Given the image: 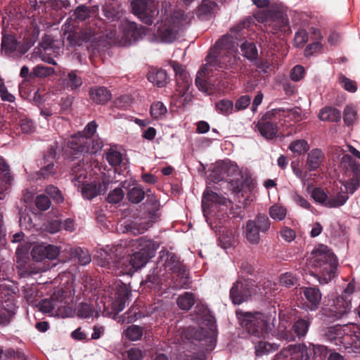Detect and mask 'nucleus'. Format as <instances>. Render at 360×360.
I'll return each mask as SVG.
<instances>
[{
	"instance_id": "obj_18",
	"label": "nucleus",
	"mask_w": 360,
	"mask_h": 360,
	"mask_svg": "<svg viewBox=\"0 0 360 360\" xmlns=\"http://www.w3.org/2000/svg\"><path fill=\"white\" fill-rule=\"evenodd\" d=\"M226 202L227 199L225 197L219 195L207 188L203 193L202 199V208L206 221L208 222L209 215L217 209L218 205H224Z\"/></svg>"
},
{
	"instance_id": "obj_43",
	"label": "nucleus",
	"mask_w": 360,
	"mask_h": 360,
	"mask_svg": "<svg viewBox=\"0 0 360 360\" xmlns=\"http://www.w3.org/2000/svg\"><path fill=\"white\" fill-rule=\"evenodd\" d=\"M215 109L219 113L224 116L229 115L235 111L233 102L228 99H222L216 103Z\"/></svg>"
},
{
	"instance_id": "obj_29",
	"label": "nucleus",
	"mask_w": 360,
	"mask_h": 360,
	"mask_svg": "<svg viewBox=\"0 0 360 360\" xmlns=\"http://www.w3.org/2000/svg\"><path fill=\"white\" fill-rule=\"evenodd\" d=\"M83 84V80L77 71L71 70L63 78V85L65 89L70 91L77 90Z\"/></svg>"
},
{
	"instance_id": "obj_2",
	"label": "nucleus",
	"mask_w": 360,
	"mask_h": 360,
	"mask_svg": "<svg viewBox=\"0 0 360 360\" xmlns=\"http://www.w3.org/2000/svg\"><path fill=\"white\" fill-rule=\"evenodd\" d=\"M131 245L129 241H120L113 245L108 254V257L101 264V266L108 267L116 276L130 275L144 266L148 262V258L144 252L139 250L128 257L124 255L128 253L127 246Z\"/></svg>"
},
{
	"instance_id": "obj_61",
	"label": "nucleus",
	"mask_w": 360,
	"mask_h": 360,
	"mask_svg": "<svg viewBox=\"0 0 360 360\" xmlns=\"http://www.w3.org/2000/svg\"><path fill=\"white\" fill-rule=\"evenodd\" d=\"M24 297L27 302L30 304H35L37 301V292L32 286H27L23 290Z\"/></svg>"
},
{
	"instance_id": "obj_21",
	"label": "nucleus",
	"mask_w": 360,
	"mask_h": 360,
	"mask_svg": "<svg viewBox=\"0 0 360 360\" xmlns=\"http://www.w3.org/2000/svg\"><path fill=\"white\" fill-rule=\"evenodd\" d=\"M171 66L175 72L177 90L183 96L189 90L192 84L191 79L188 73L179 63L172 61L171 62Z\"/></svg>"
},
{
	"instance_id": "obj_15",
	"label": "nucleus",
	"mask_w": 360,
	"mask_h": 360,
	"mask_svg": "<svg viewBox=\"0 0 360 360\" xmlns=\"http://www.w3.org/2000/svg\"><path fill=\"white\" fill-rule=\"evenodd\" d=\"M283 111L280 109L267 112L258 121L256 127L262 136L266 139H272L278 133V120Z\"/></svg>"
},
{
	"instance_id": "obj_6",
	"label": "nucleus",
	"mask_w": 360,
	"mask_h": 360,
	"mask_svg": "<svg viewBox=\"0 0 360 360\" xmlns=\"http://www.w3.org/2000/svg\"><path fill=\"white\" fill-rule=\"evenodd\" d=\"M109 25L106 30L105 36L112 43L119 44L122 46H130L136 44L146 35V29L136 22L129 21L124 18L117 25L118 30L112 29Z\"/></svg>"
},
{
	"instance_id": "obj_30",
	"label": "nucleus",
	"mask_w": 360,
	"mask_h": 360,
	"mask_svg": "<svg viewBox=\"0 0 360 360\" xmlns=\"http://www.w3.org/2000/svg\"><path fill=\"white\" fill-rule=\"evenodd\" d=\"M91 99L97 104H104L111 98V94L104 86H94L89 91Z\"/></svg>"
},
{
	"instance_id": "obj_46",
	"label": "nucleus",
	"mask_w": 360,
	"mask_h": 360,
	"mask_svg": "<svg viewBox=\"0 0 360 360\" xmlns=\"http://www.w3.org/2000/svg\"><path fill=\"white\" fill-rule=\"evenodd\" d=\"M195 303V298L192 293L186 292L177 299L179 307L183 310H188Z\"/></svg>"
},
{
	"instance_id": "obj_25",
	"label": "nucleus",
	"mask_w": 360,
	"mask_h": 360,
	"mask_svg": "<svg viewBox=\"0 0 360 360\" xmlns=\"http://www.w3.org/2000/svg\"><path fill=\"white\" fill-rule=\"evenodd\" d=\"M131 245H134L135 243L138 244L139 250L144 252V255L147 256L148 259L153 257L155 255L156 250L159 248L160 244L158 242L150 239H146L143 238H139L138 240H129Z\"/></svg>"
},
{
	"instance_id": "obj_57",
	"label": "nucleus",
	"mask_w": 360,
	"mask_h": 360,
	"mask_svg": "<svg viewBox=\"0 0 360 360\" xmlns=\"http://www.w3.org/2000/svg\"><path fill=\"white\" fill-rule=\"evenodd\" d=\"M124 196V193L120 188H116L111 191L108 197L107 201L109 203L117 204L122 200Z\"/></svg>"
},
{
	"instance_id": "obj_8",
	"label": "nucleus",
	"mask_w": 360,
	"mask_h": 360,
	"mask_svg": "<svg viewBox=\"0 0 360 360\" xmlns=\"http://www.w3.org/2000/svg\"><path fill=\"white\" fill-rule=\"evenodd\" d=\"M96 128V123L92 121L88 123L82 131L72 136L68 143L70 153L77 155L84 153L94 154L100 150L103 147L102 143L92 139Z\"/></svg>"
},
{
	"instance_id": "obj_16",
	"label": "nucleus",
	"mask_w": 360,
	"mask_h": 360,
	"mask_svg": "<svg viewBox=\"0 0 360 360\" xmlns=\"http://www.w3.org/2000/svg\"><path fill=\"white\" fill-rule=\"evenodd\" d=\"M108 292L112 309L117 313L122 311L131 295V290L127 285L120 281H115L109 286Z\"/></svg>"
},
{
	"instance_id": "obj_54",
	"label": "nucleus",
	"mask_w": 360,
	"mask_h": 360,
	"mask_svg": "<svg viewBox=\"0 0 360 360\" xmlns=\"http://www.w3.org/2000/svg\"><path fill=\"white\" fill-rule=\"evenodd\" d=\"M311 197L316 202L327 207L328 196L322 188H314L312 191Z\"/></svg>"
},
{
	"instance_id": "obj_35",
	"label": "nucleus",
	"mask_w": 360,
	"mask_h": 360,
	"mask_svg": "<svg viewBox=\"0 0 360 360\" xmlns=\"http://www.w3.org/2000/svg\"><path fill=\"white\" fill-rule=\"evenodd\" d=\"M148 79L158 87L166 85L168 82V76L165 70H158L150 72L148 75Z\"/></svg>"
},
{
	"instance_id": "obj_60",
	"label": "nucleus",
	"mask_w": 360,
	"mask_h": 360,
	"mask_svg": "<svg viewBox=\"0 0 360 360\" xmlns=\"http://www.w3.org/2000/svg\"><path fill=\"white\" fill-rule=\"evenodd\" d=\"M51 200L45 195H39L35 199V205L37 207L42 211L47 210L51 206Z\"/></svg>"
},
{
	"instance_id": "obj_31",
	"label": "nucleus",
	"mask_w": 360,
	"mask_h": 360,
	"mask_svg": "<svg viewBox=\"0 0 360 360\" xmlns=\"http://www.w3.org/2000/svg\"><path fill=\"white\" fill-rule=\"evenodd\" d=\"M0 178H1V186L0 193H4L7 192L9 186L11 185L13 178L9 172V167L4 162V160L0 158Z\"/></svg>"
},
{
	"instance_id": "obj_50",
	"label": "nucleus",
	"mask_w": 360,
	"mask_h": 360,
	"mask_svg": "<svg viewBox=\"0 0 360 360\" xmlns=\"http://www.w3.org/2000/svg\"><path fill=\"white\" fill-rule=\"evenodd\" d=\"M2 50L6 54H11L17 49V42L12 36H4L1 42Z\"/></svg>"
},
{
	"instance_id": "obj_14",
	"label": "nucleus",
	"mask_w": 360,
	"mask_h": 360,
	"mask_svg": "<svg viewBox=\"0 0 360 360\" xmlns=\"http://www.w3.org/2000/svg\"><path fill=\"white\" fill-rule=\"evenodd\" d=\"M131 6L133 13L147 25H152L159 14L155 0H134Z\"/></svg>"
},
{
	"instance_id": "obj_49",
	"label": "nucleus",
	"mask_w": 360,
	"mask_h": 360,
	"mask_svg": "<svg viewBox=\"0 0 360 360\" xmlns=\"http://www.w3.org/2000/svg\"><path fill=\"white\" fill-rule=\"evenodd\" d=\"M141 313L139 311H134V309H129L127 313L121 315L117 318L118 323L121 324L129 323L136 321L141 317Z\"/></svg>"
},
{
	"instance_id": "obj_9",
	"label": "nucleus",
	"mask_w": 360,
	"mask_h": 360,
	"mask_svg": "<svg viewBox=\"0 0 360 360\" xmlns=\"http://www.w3.org/2000/svg\"><path fill=\"white\" fill-rule=\"evenodd\" d=\"M240 325L250 334L266 338L271 330L270 318L259 312L236 311Z\"/></svg>"
},
{
	"instance_id": "obj_58",
	"label": "nucleus",
	"mask_w": 360,
	"mask_h": 360,
	"mask_svg": "<svg viewBox=\"0 0 360 360\" xmlns=\"http://www.w3.org/2000/svg\"><path fill=\"white\" fill-rule=\"evenodd\" d=\"M297 282V276L291 272H286L280 276V283L283 286L290 288L295 285Z\"/></svg>"
},
{
	"instance_id": "obj_45",
	"label": "nucleus",
	"mask_w": 360,
	"mask_h": 360,
	"mask_svg": "<svg viewBox=\"0 0 360 360\" xmlns=\"http://www.w3.org/2000/svg\"><path fill=\"white\" fill-rule=\"evenodd\" d=\"M1 305V309L4 310L3 313L8 316V319L11 320L16 311L14 298L9 297L7 299L2 300Z\"/></svg>"
},
{
	"instance_id": "obj_53",
	"label": "nucleus",
	"mask_w": 360,
	"mask_h": 360,
	"mask_svg": "<svg viewBox=\"0 0 360 360\" xmlns=\"http://www.w3.org/2000/svg\"><path fill=\"white\" fill-rule=\"evenodd\" d=\"M55 70L53 68L37 65L32 69V74L37 77L44 78L53 75Z\"/></svg>"
},
{
	"instance_id": "obj_28",
	"label": "nucleus",
	"mask_w": 360,
	"mask_h": 360,
	"mask_svg": "<svg viewBox=\"0 0 360 360\" xmlns=\"http://www.w3.org/2000/svg\"><path fill=\"white\" fill-rule=\"evenodd\" d=\"M303 294L310 304L309 309L316 311L321 300V293L319 289L316 287H307L303 289Z\"/></svg>"
},
{
	"instance_id": "obj_24",
	"label": "nucleus",
	"mask_w": 360,
	"mask_h": 360,
	"mask_svg": "<svg viewBox=\"0 0 360 360\" xmlns=\"http://www.w3.org/2000/svg\"><path fill=\"white\" fill-rule=\"evenodd\" d=\"M53 304L56 316L62 317L66 315L67 300L65 291L61 288L55 290L50 297Z\"/></svg>"
},
{
	"instance_id": "obj_47",
	"label": "nucleus",
	"mask_w": 360,
	"mask_h": 360,
	"mask_svg": "<svg viewBox=\"0 0 360 360\" xmlns=\"http://www.w3.org/2000/svg\"><path fill=\"white\" fill-rule=\"evenodd\" d=\"M289 150L293 153L301 155L309 149L308 143L304 139H297L292 141L288 146Z\"/></svg>"
},
{
	"instance_id": "obj_11",
	"label": "nucleus",
	"mask_w": 360,
	"mask_h": 360,
	"mask_svg": "<svg viewBox=\"0 0 360 360\" xmlns=\"http://www.w3.org/2000/svg\"><path fill=\"white\" fill-rule=\"evenodd\" d=\"M226 176L231 177L229 184L233 193H239L243 187V176L238 165L230 160L221 162L210 175V179L214 182L223 181Z\"/></svg>"
},
{
	"instance_id": "obj_10",
	"label": "nucleus",
	"mask_w": 360,
	"mask_h": 360,
	"mask_svg": "<svg viewBox=\"0 0 360 360\" xmlns=\"http://www.w3.org/2000/svg\"><path fill=\"white\" fill-rule=\"evenodd\" d=\"M159 257V263L165 266V270L176 275L174 287L176 289L188 288L190 282L188 271L178 257L165 249L160 250Z\"/></svg>"
},
{
	"instance_id": "obj_55",
	"label": "nucleus",
	"mask_w": 360,
	"mask_h": 360,
	"mask_svg": "<svg viewBox=\"0 0 360 360\" xmlns=\"http://www.w3.org/2000/svg\"><path fill=\"white\" fill-rule=\"evenodd\" d=\"M166 112L167 108L162 102H155L150 106V115L154 119L160 118Z\"/></svg>"
},
{
	"instance_id": "obj_22",
	"label": "nucleus",
	"mask_w": 360,
	"mask_h": 360,
	"mask_svg": "<svg viewBox=\"0 0 360 360\" xmlns=\"http://www.w3.org/2000/svg\"><path fill=\"white\" fill-rule=\"evenodd\" d=\"M59 248L53 245L39 244L34 246L31 255L34 259L42 261L44 259L53 260L59 255Z\"/></svg>"
},
{
	"instance_id": "obj_26",
	"label": "nucleus",
	"mask_w": 360,
	"mask_h": 360,
	"mask_svg": "<svg viewBox=\"0 0 360 360\" xmlns=\"http://www.w3.org/2000/svg\"><path fill=\"white\" fill-rule=\"evenodd\" d=\"M154 217V214L149 213L147 218L136 219L135 221L128 224V231L135 235L143 233L152 226Z\"/></svg>"
},
{
	"instance_id": "obj_34",
	"label": "nucleus",
	"mask_w": 360,
	"mask_h": 360,
	"mask_svg": "<svg viewBox=\"0 0 360 360\" xmlns=\"http://www.w3.org/2000/svg\"><path fill=\"white\" fill-rule=\"evenodd\" d=\"M103 13L105 18L109 21L111 22H115L113 25L115 27L117 26L121 22V20H123L125 18H124V12L119 8L115 6H108L104 7Z\"/></svg>"
},
{
	"instance_id": "obj_40",
	"label": "nucleus",
	"mask_w": 360,
	"mask_h": 360,
	"mask_svg": "<svg viewBox=\"0 0 360 360\" xmlns=\"http://www.w3.org/2000/svg\"><path fill=\"white\" fill-rule=\"evenodd\" d=\"M71 255L74 261L77 262L81 265H86L91 261L89 252L80 248L72 250Z\"/></svg>"
},
{
	"instance_id": "obj_62",
	"label": "nucleus",
	"mask_w": 360,
	"mask_h": 360,
	"mask_svg": "<svg viewBox=\"0 0 360 360\" xmlns=\"http://www.w3.org/2000/svg\"><path fill=\"white\" fill-rule=\"evenodd\" d=\"M251 102V97L248 95H243L239 97L236 101L234 108L235 111H240L247 108Z\"/></svg>"
},
{
	"instance_id": "obj_36",
	"label": "nucleus",
	"mask_w": 360,
	"mask_h": 360,
	"mask_svg": "<svg viewBox=\"0 0 360 360\" xmlns=\"http://www.w3.org/2000/svg\"><path fill=\"white\" fill-rule=\"evenodd\" d=\"M319 117L322 121L338 122L341 118V112L336 108L326 107L321 110Z\"/></svg>"
},
{
	"instance_id": "obj_48",
	"label": "nucleus",
	"mask_w": 360,
	"mask_h": 360,
	"mask_svg": "<svg viewBox=\"0 0 360 360\" xmlns=\"http://www.w3.org/2000/svg\"><path fill=\"white\" fill-rule=\"evenodd\" d=\"M127 196L131 202L137 204L143 200L145 193L141 187L135 186L127 192Z\"/></svg>"
},
{
	"instance_id": "obj_27",
	"label": "nucleus",
	"mask_w": 360,
	"mask_h": 360,
	"mask_svg": "<svg viewBox=\"0 0 360 360\" xmlns=\"http://www.w3.org/2000/svg\"><path fill=\"white\" fill-rule=\"evenodd\" d=\"M94 39H96L94 32L90 30H83L79 33L70 32L67 37L70 44L72 46H81L83 42H89Z\"/></svg>"
},
{
	"instance_id": "obj_3",
	"label": "nucleus",
	"mask_w": 360,
	"mask_h": 360,
	"mask_svg": "<svg viewBox=\"0 0 360 360\" xmlns=\"http://www.w3.org/2000/svg\"><path fill=\"white\" fill-rule=\"evenodd\" d=\"M191 16L181 9H176L167 1L162 3L160 22H158L156 36L162 42L172 43L179 33L190 25Z\"/></svg>"
},
{
	"instance_id": "obj_4",
	"label": "nucleus",
	"mask_w": 360,
	"mask_h": 360,
	"mask_svg": "<svg viewBox=\"0 0 360 360\" xmlns=\"http://www.w3.org/2000/svg\"><path fill=\"white\" fill-rule=\"evenodd\" d=\"M341 164L346 168V178L336 184L337 193L328 197L327 207L333 208L342 206L360 186V165L349 155H344Z\"/></svg>"
},
{
	"instance_id": "obj_44",
	"label": "nucleus",
	"mask_w": 360,
	"mask_h": 360,
	"mask_svg": "<svg viewBox=\"0 0 360 360\" xmlns=\"http://www.w3.org/2000/svg\"><path fill=\"white\" fill-rule=\"evenodd\" d=\"M270 217L275 221H283L287 215V209L285 207L278 204H274L269 209Z\"/></svg>"
},
{
	"instance_id": "obj_52",
	"label": "nucleus",
	"mask_w": 360,
	"mask_h": 360,
	"mask_svg": "<svg viewBox=\"0 0 360 360\" xmlns=\"http://www.w3.org/2000/svg\"><path fill=\"white\" fill-rule=\"evenodd\" d=\"M309 326V321L304 319H298L293 325V330L298 337H304Z\"/></svg>"
},
{
	"instance_id": "obj_5",
	"label": "nucleus",
	"mask_w": 360,
	"mask_h": 360,
	"mask_svg": "<svg viewBox=\"0 0 360 360\" xmlns=\"http://www.w3.org/2000/svg\"><path fill=\"white\" fill-rule=\"evenodd\" d=\"M308 264L315 269H319L321 275L317 277L320 284H327L336 276L337 258L324 245H319L312 250Z\"/></svg>"
},
{
	"instance_id": "obj_41",
	"label": "nucleus",
	"mask_w": 360,
	"mask_h": 360,
	"mask_svg": "<svg viewBox=\"0 0 360 360\" xmlns=\"http://www.w3.org/2000/svg\"><path fill=\"white\" fill-rule=\"evenodd\" d=\"M105 159L113 167H115L121 164L123 160V155L121 152L115 148H110L105 152Z\"/></svg>"
},
{
	"instance_id": "obj_37",
	"label": "nucleus",
	"mask_w": 360,
	"mask_h": 360,
	"mask_svg": "<svg viewBox=\"0 0 360 360\" xmlns=\"http://www.w3.org/2000/svg\"><path fill=\"white\" fill-rule=\"evenodd\" d=\"M240 50L244 57L250 61H253L258 58V51L253 42L245 41L240 44Z\"/></svg>"
},
{
	"instance_id": "obj_56",
	"label": "nucleus",
	"mask_w": 360,
	"mask_h": 360,
	"mask_svg": "<svg viewBox=\"0 0 360 360\" xmlns=\"http://www.w3.org/2000/svg\"><path fill=\"white\" fill-rule=\"evenodd\" d=\"M45 192L48 194L55 202L58 203L63 202L64 198L60 191L53 185H49L45 188Z\"/></svg>"
},
{
	"instance_id": "obj_38",
	"label": "nucleus",
	"mask_w": 360,
	"mask_h": 360,
	"mask_svg": "<svg viewBox=\"0 0 360 360\" xmlns=\"http://www.w3.org/2000/svg\"><path fill=\"white\" fill-rule=\"evenodd\" d=\"M260 231L256 229L253 222H246L245 226V237L249 243L257 245L260 241Z\"/></svg>"
},
{
	"instance_id": "obj_23",
	"label": "nucleus",
	"mask_w": 360,
	"mask_h": 360,
	"mask_svg": "<svg viewBox=\"0 0 360 360\" xmlns=\"http://www.w3.org/2000/svg\"><path fill=\"white\" fill-rule=\"evenodd\" d=\"M340 330H342L345 336L351 337L352 342L356 345L355 347L360 348V326L349 323L343 326L331 328L328 333L333 334L338 332V335H340Z\"/></svg>"
},
{
	"instance_id": "obj_64",
	"label": "nucleus",
	"mask_w": 360,
	"mask_h": 360,
	"mask_svg": "<svg viewBox=\"0 0 360 360\" xmlns=\"http://www.w3.org/2000/svg\"><path fill=\"white\" fill-rule=\"evenodd\" d=\"M89 15L90 11L89 8L83 5L77 7L74 11V15L75 18L80 21L85 20L87 18H89Z\"/></svg>"
},
{
	"instance_id": "obj_51",
	"label": "nucleus",
	"mask_w": 360,
	"mask_h": 360,
	"mask_svg": "<svg viewBox=\"0 0 360 360\" xmlns=\"http://www.w3.org/2000/svg\"><path fill=\"white\" fill-rule=\"evenodd\" d=\"M255 354L257 356H262L274 351L277 347L274 345H271L266 342L259 341L255 345Z\"/></svg>"
},
{
	"instance_id": "obj_59",
	"label": "nucleus",
	"mask_w": 360,
	"mask_h": 360,
	"mask_svg": "<svg viewBox=\"0 0 360 360\" xmlns=\"http://www.w3.org/2000/svg\"><path fill=\"white\" fill-rule=\"evenodd\" d=\"M145 282L148 286L153 285H159L161 283V278L160 277L158 268L153 269L149 272L146 276Z\"/></svg>"
},
{
	"instance_id": "obj_39",
	"label": "nucleus",
	"mask_w": 360,
	"mask_h": 360,
	"mask_svg": "<svg viewBox=\"0 0 360 360\" xmlns=\"http://www.w3.org/2000/svg\"><path fill=\"white\" fill-rule=\"evenodd\" d=\"M248 221L253 222L256 229L262 233L268 231L271 226L269 219L266 215L262 214H257L255 219H249Z\"/></svg>"
},
{
	"instance_id": "obj_7",
	"label": "nucleus",
	"mask_w": 360,
	"mask_h": 360,
	"mask_svg": "<svg viewBox=\"0 0 360 360\" xmlns=\"http://www.w3.org/2000/svg\"><path fill=\"white\" fill-rule=\"evenodd\" d=\"M205 316V314L204 316L201 315L198 316L197 321L199 325L205 323L207 326V328L205 329L202 326H199L198 328L189 326L186 328L180 329L175 335L174 342L176 344L182 345L185 344L187 341L205 340L206 342L210 344V349H212L213 344L215 342V325L212 319L206 318Z\"/></svg>"
},
{
	"instance_id": "obj_33",
	"label": "nucleus",
	"mask_w": 360,
	"mask_h": 360,
	"mask_svg": "<svg viewBox=\"0 0 360 360\" xmlns=\"http://www.w3.org/2000/svg\"><path fill=\"white\" fill-rule=\"evenodd\" d=\"M324 155L321 150L315 148L311 150L307 157V165L309 170L314 171L319 168L323 161Z\"/></svg>"
},
{
	"instance_id": "obj_17",
	"label": "nucleus",
	"mask_w": 360,
	"mask_h": 360,
	"mask_svg": "<svg viewBox=\"0 0 360 360\" xmlns=\"http://www.w3.org/2000/svg\"><path fill=\"white\" fill-rule=\"evenodd\" d=\"M255 289L256 286L251 281L239 278L230 290V298L234 304H240L248 300Z\"/></svg>"
},
{
	"instance_id": "obj_19",
	"label": "nucleus",
	"mask_w": 360,
	"mask_h": 360,
	"mask_svg": "<svg viewBox=\"0 0 360 360\" xmlns=\"http://www.w3.org/2000/svg\"><path fill=\"white\" fill-rule=\"evenodd\" d=\"M53 40L51 36H45L38 47L34 50L33 55L35 58H40L42 61L56 65L57 63L50 56L51 51L53 49Z\"/></svg>"
},
{
	"instance_id": "obj_32",
	"label": "nucleus",
	"mask_w": 360,
	"mask_h": 360,
	"mask_svg": "<svg viewBox=\"0 0 360 360\" xmlns=\"http://www.w3.org/2000/svg\"><path fill=\"white\" fill-rule=\"evenodd\" d=\"M289 29L288 20L283 15L275 16L266 27V30L274 34L278 32H285Z\"/></svg>"
},
{
	"instance_id": "obj_42",
	"label": "nucleus",
	"mask_w": 360,
	"mask_h": 360,
	"mask_svg": "<svg viewBox=\"0 0 360 360\" xmlns=\"http://www.w3.org/2000/svg\"><path fill=\"white\" fill-rule=\"evenodd\" d=\"M143 334V328L137 325H131L124 331L125 338L130 341L141 340Z\"/></svg>"
},
{
	"instance_id": "obj_13",
	"label": "nucleus",
	"mask_w": 360,
	"mask_h": 360,
	"mask_svg": "<svg viewBox=\"0 0 360 360\" xmlns=\"http://www.w3.org/2000/svg\"><path fill=\"white\" fill-rule=\"evenodd\" d=\"M354 288L349 284L342 292L341 296L333 300V303L326 310V315L330 319L335 321L342 319L349 313L352 308L351 295Z\"/></svg>"
},
{
	"instance_id": "obj_12",
	"label": "nucleus",
	"mask_w": 360,
	"mask_h": 360,
	"mask_svg": "<svg viewBox=\"0 0 360 360\" xmlns=\"http://www.w3.org/2000/svg\"><path fill=\"white\" fill-rule=\"evenodd\" d=\"M72 172V182L77 187H79L80 184H82L81 193L84 198L91 200L99 195L103 194L107 191L108 181L103 180V181L84 184L86 179L84 172L83 171L79 172L77 167L73 169Z\"/></svg>"
},
{
	"instance_id": "obj_63",
	"label": "nucleus",
	"mask_w": 360,
	"mask_h": 360,
	"mask_svg": "<svg viewBox=\"0 0 360 360\" xmlns=\"http://www.w3.org/2000/svg\"><path fill=\"white\" fill-rule=\"evenodd\" d=\"M356 118V111L352 106H347L344 110V121L347 124H352Z\"/></svg>"
},
{
	"instance_id": "obj_1",
	"label": "nucleus",
	"mask_w": 360,
	"mask_h": 360,
	"mask_svg": "<svg viewBox=\"0 0 360 360\" xmlns=\"http://www.w3.org/2000/svg\"><path fill=\"white\" fill-rule=\"evenodd\" d=\"M251 19L245 18L233 26L229 32L219 39L206 57V64L198 72L195 84L202 92L210 94V84L203 77L213 70L234 68L239 60L237 56L238 41L245 37Z\"/></svg>"
},
{
	"instance_id": "obj_20",
	"label": "nucleus",
	"mask_w": 360,
	"mask_h": 360,
	"mask_svg": "<svg viewBox=\"0 0 360 360\" xmlns=\"http://www.w3.org/2000/svg\"><path fill=\"white\" fill-rule=\"evenodd\" d=\"M279 358L283 360H309L307 348L305 345H290L282 349Z\"/></svg>"
}]
</instances>
